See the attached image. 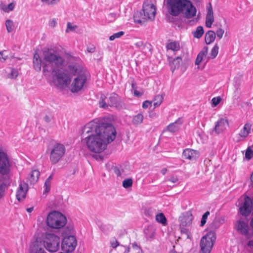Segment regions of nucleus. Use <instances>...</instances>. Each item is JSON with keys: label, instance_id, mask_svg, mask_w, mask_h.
I'll return each mask as SVG.
<instances>
[{"label": "nucleus", "instance_id": "49530a36", "mask_svg": "<svg viewBox=\"0 0 253 253\" xmlns=\"http://www.w3.org/2000/svg\"><path fill=\"white\" fill-rule=\"evenodd\" d=\"M4 194V186L3 182L0 177V199L3 197Z\"/></svg>", "mask_w": 253, "mask_h": 253}, {"label": "nucleus", "instance_id": "e433bc0d", "mask_svg": "<svg viewBox=\"0 0 253 253\" xmlns=\"http://www.w3.org/2000/svg\"><path fill=\"white\" fill-rule=\"evenodd\" d=\"M163 97L160 95L156 96L154 100V107H156L160 105L163 101Z\"/></svg>", "mask_w": 253, "mask_h": 253}, {"label": "nucleus", "instance_id": "f03ea898", "mask_svg": "<svg viewBox=\"0 0 253 253\" xmlns=\"http://www.w3.org/2000/svg\"><path fill=\"white\" fill-rule=\"evenodd\" d=\"M83 133L86 135L83 139V143L89 152L95 154L103 152L107 144L116 137V130L113 126H100L96 120L86 124Z\"/></svg>", "mask_w": 253, "mask_h": 253}, {"label": "nucleus", "instance_id": "f3484780", "mask_svg": "<svg viewBox=\"0 0 253 253\" xmlns=\"http://www.w3.org/2000/svg\"><path fill=\"white\" fill-rule=\"evenodd\" d=\"M28 190V184L24 182H21L17 189L16 198L19 201L23 200Z\"/></svg>", "mask_w": 253, "mask_h": 253}, {"label": "nucleus", "instance_id": "5701e85b", "mask_svg": "<svg viewBox=\"0 0 253 253\" xmlns=\"http://www.w3.org/2000/svg\"><path fill=\"white\" fill-rule=\"evenodd\" d=\"M6 78L10 79H15L18 76V71L17 69L12 68H6L5 70Z\"/></svg>", "mask_w": 253, "mask_h": 253}, {"label": "nucleus", "instance_id": "58836bf2", "mask_svg": "<svg viewBox=\"0 0 253 253\" xmlns=\"http://www.w3.org/2000/svg\"><path fill=\"white\" fill-rule=\"evenodd\" d=\"M124 35V32L123 31H120L117 33H116L110 36L109 40L110 41H113L116 39H118L123 36Z\"/></svg>", "mask_w": 253, "mask_h": 253}, {"label": "nucleus", "instance_id": "4be33fe9", "mask_svg": "<svg viewBox=\"0 0 253 253\" xmlns=\"http://www.w3.org/2000/svg\"><path fill=\"white\" fill-rule=\"evenodd\" d=\"M243 245L245 250L249 253H253V238H249L243 242Z\"/></svg>", "mask_w": 253, "mask_h": 253}, {"label": "nucleus", "instance_id": "f257e3e1", "mask_svg": "<svg viewBox=\"0 0 253 253\" xmlns=\"http://www.w3.org/2000/svg\"><path fill=\"white\" fill-rule=\"evenodd\" d=\"M41 56L42 57L36 53L33 57V67L36 71H41L42 66L44 75L47 76L51 73L53 84L60 88L67 87L70 84L69 73L75 76L71 84V91L76 92L82 89L88 74L79 59L71 57L66 66L65 59L54 48L43 49Z\"/></svg>", "mask_w": 253, "mask_h": 253}, {"label": "nucleus", "instance_id": "423d86ee", "mask_svg": "<svg viewBox=\"0 0 253 253\" xmlns=\"http://www.w3.org/2000/svg\"><path fill=\"white\" fill-rule=\"evenodd\" d=\"M45 221L49 228L53 229H60L66 225L67 218L61 212L52 211L47 215Z\"/></svg>", "mask_w": 253, "mask_h": 253}, {"label": "nucleus", "instance_id": "6e6d98bb", "mask_svg": "<svg viewBox=\"0 0 253 253\" xmlns=\"http://www.w3.org/2000/svg\"><path fill=\"white\" fill-rule=\"evenodd\" d=\"M87 50L89 52H93L95 50V47H92L90 48L87 47Z\"/></svg>", "mask_w": 253, "mask_h": 253}, {"label": "nucleus", "instance_id": "a19ab883", "mask_svg": "<svg viewBox=\"0 0 253 253\" xmlns=\"http://www.w3.org/2000/svg\"><path fill=\"white\" fill-rule=\"evenodd\" d=\"M215 33V36H216L217 38L219 40L221 39L224 33V30L221 28H219L216 30Z\"/></svg>", "mask_w": 253, "mask_h": 253}, {"label": "nucleus", "instance_id": "6e6552de", "mask_svg": "<svg viewBox=\"0 0 253 253\" xmlns=\"http://www.w3.org/2000/svg\"><path fill=\"white\" fill-rule=\"evenodd\" d=\"M157 11L156 2L151 0H146L143 5L144 19L153 21L155 18Z\"/></svg>", "mask_w": 253, "mask_h": 253}, {"label": "nucleus", "instance_id": "de8ad7c7", "mask_svg": "<svg viewBox=\"0 0 253 253\" xmlns=\"http://www.w3.org/2000/svg\"><path fill=\"white\" fill-rule=\"evenodd\" d=\"M117 18V15L115 13H110L108 15L107 19L110 22L114 21Z\"/></svg>", "mask_w": 253, "mask_h": 253}, {"label": "nucleus", "instance_id": "0e129e2a", "mask_svg": "<svg viewBox=\"0 0 253 253\" xmlns=\"http://www.w3.org/2000/svg\"><path fill=\"white\" fill-rule=\"evenodd\" d=\"M169 253H177V252H176L175 251H171Z\"/></svg>", "mask_w": 253, "mask_h": 253}, {"label": "nucleus", "instance_id": "20e7f679", "mask_svg": "<svg viewBox=\"0 0 253 253\" xmlns=\"http://www.w3.org/2000/svg\"><path fill=\"white\" fill-rule=\"evenodd\" d=\"M165 2L168 12L172 15L182 13L186 18H191L196 15V8L189 0H165Z\"/></svg>", "mask_w": 253, "mask_h": 253}, {"label": "nucleus", "instance_id": "e2e57ef3", "mask_svg": "<svg viewBox=\"0 0 253 253\" xmlns=\"http://www.w3.org/2000/svg\"><path fill=\"white\" fill-rule=\"evenodd\" d=\"M116 173L117 175H120V172L119 171V170H117L116 171Z\"/></svg>", "mask_w": 253, "mask_h": 253}, {"label": "nucleus", "instance_id": "09e8293b", "mask_svg": "<svg viewBox=\"0 0 253 253\" xmlns=\"http://www.w3.org/2000/svg\"><path fill=\"white\" fill-rule=\"evenodd\" d=\"M132 87L134 89L133 94H134V96H137V97H140L142 95V92L134 89L135 84L133 83L132 84Z\"/></svg>", "mask_w": 253, "mask_h": 253}, {"label": "nucleus", "instance_id": "680f3d73", "mask_svg": "<svg viewBox=\"0 0 253 253\" xmlns=\"http://www.w3.org/2000/svg\"><path fill=\"white\" fill-rule=\"evenodd\" d=\"M251 180L252 182L253 183V171L251 176Z\"/></svg>", "mask_w": 253, "mask_h": 253}, {"label": "nucleus", "instance_id": "c756f323", "mask_svg": "<svg viewBox=\"0 0 253 253\" xmlns=\"http://www.w3.org/2000/svg\"><path fill=\"white\" fill-rule=\"evenodd\" d=\"M182 62V59L180 57L174 58L170 63L171 70L173 72L176 69L179 67Z\"/></svg>", "mask_w": 253, "mask_h": 253}, {"label": "nucleus", "instance_id": "a878e982", "mask_svg": "<svg viewBox=\"0 0 253 253\" xmlns=\"http://www.w3.org/2000/svg\"><path fill=\"white\" fill-rule=\"evenodd\" d=\"M53 177L52 175H50L45 181L44 184L43 186V194H46L50 190L51 185Z\"/></svg>", "mask_w": 253, "mask_h": 253}, {"label": "nucleus", "instance_id": "f8f14e48", "mask_svg": "<svg viewBox=\"0 0 253 253\" xmlns=\"http://www.w3.org/2000/svg\"><path fill=\"white\" fill-rule=\"evenodd\" d=\"M193 219V215L190 211H187L183 213L179 218L180 229L192 227V224Z\"/></svg>", "mask_w": 253, "mask_h": 253}, {"label": "nucleus", "instance_id": "412c9836", "mask_svg": "<svg viewBox=\"0 0 253 253\" xmlns=\"http://www.w3.org/2000/svg\"><path fill=\"white\" fill-rule=\"evenodd\" d=\"M168 50H171L173 52L179 51L181 48L180 43L177 41H170L166 45Z\"/></svg>", "mask_w": 253, "mask_h": 253}, {"label": "nucleus", "instance_id": "13d9d810", "mask_svg": "<svg viewBox=\"0 0 253 253\" xmlns=\"http://www.w3.org/2000/svg\"><path fill=\"white\" fill-rule=\"evenodd\" d=\"M251 227L253 229V217L251 219L250 223Z\"/></svg>", "mask_w": 253, "mask_h": 253}, {"label": "nucleus", "instance_id": "052dcab7", "mask_svg": "<svg viewBox=\"0 0 253 253\" xmlns=\"http://www.w3.org/2000/svg\"><path fill=\"white\" fill-rule=\"evenodd\" d=\"M135 45L137 46H139L142 45V43L141 42H137L135 43Z\"/></svg>", "mask_w": 253, "mask_h": 253}, {"label": "nucleus", "instance_id": "bf43d9fd", "mask_svg": "<svg viewBox=\"0 0 253 253\" xmlns=\"http://www.w3.org/2000/svg\"><path fill=\"white\" fill-rule=\"evenodd\" d=\"M33 211V208H30L27 209V211L28 212H31Z\"/></svg>", "mask_w": 253, "mask_h": 253}, {"label": "nucleus", "instance_id": "4c0bfd02", "mask_svg": "<svg viewBox=\"0 0 253 253\" xmlns=\"http://www.w3.org/2000/svg\"><path fill=\"white\" fill-rule=\"evenodd\" d=\"M132 185V180L131 178L125 179L123 182V186L125 188L130 187Z\"/></svg>", "mask_w": 253, "mask_h": 253}, {"label": "nucleus", "instance_id": "603ef678", "mask_svg": "<svg viewBox=\"0 0 253 253\" xmlns=\"http://www.w3.org/2000/svg\"><path fill=\"white\" fill-rule=\"evenodd\" d=\"M134 21L136 23L140 24L144 22V21L140 19L138 17H137L136 15L134 16Z\"/></svg>", "mask_w": 253, "mask_h": 253}, {"label": "nucleus", "instance_id": "a211bd4d", "mask_svg": "<svg viewBox=\"0 0 253 253\" xmlns=\"http://www.w3.org/2000/svg\"><path fill=\"white\" fill-rule=\"evenodd\" d=\"M214 22V16L212 8L211 5L208 8V12L206 18V26L211 28Z\"/></svg>", "mask_w": 253, "mask_h": 253}, {"label": "nucleus", "instance_id": "dca6fc26", "mask_svg": "<svg viewBox=\"0 0 253 253\" xmlns=\"http://www.w3.org/2000/svg\"><path fill=\"white\" fill-rule=\"evenodd\" d=\"M199 156L200 153L198 151L190 148L185 149L182 153V157L189 161L196 160Z\"/></svg>", "mask_w": 253, "mask_h": 253}, {"label": "nucleus", "instance_id": "c03bdc74", "mask_svg": "<svg viewBox=\"0 0 253 253\" xmlns=\"http://www.w3.org/2000/svg\"><path fill=\"white\" fill-rule=\"evenodd\" d=\"M7 52L6 51H2L0 52V61L3 62L8 58Z\"/></svg>", "mask_w": 253, "mask_h": 253}, {"label": "nucleus", "instance_id": "f704fd0d", "mask_svg": "<svg viewBox=\"0 0 253 253\" xmlns=\"http://www.w3.org/2000/svg\"><path fill=\"white\" fill-rule=\"evenodd\" d=\"M77 29V26L71 22H68L67 24V28L66 29V33H70L71 32H75Z\"/></svg>", "mask_w": 253, "mask_h": 253}, {"label": "nucleus", "instance_id": "1a4fd4ad", "mask_svg": "<svg viewBox=\"0 0 253 253\" xmlns=\"http://www.w3.org/2000/svg\"><path fill=\"white\" fill-rule=\"evenodd\" d=\"M65 147L60 143L55 144L52 147L50 154V160L52 164L57 163L64 155Z\"/></svg>", "mask_w": 253, "mask_h": 253}, {"label": "nucleus", "instance_id": "8fccbe9b", "mask_svg": "<svg viewBox=\"0 0 253 253\" xmlns=\"http://www.w3.org/2000/svg\"><path fill=\"white\" fill-rule=\"evenodd\" d=\"M178 177L176 175H172L169 179V181L173 183H175L178 181Z\"/></svg>", "mask_w": 253, "mask_h": 253}, {"label": "nucleus", "instance_id": "bb28decb", "mask_svg": "<svg viewBox=\"0 0 253 253\" xmlns=\"http://www.w3.org/2000/svg\"><path fill=\"white\" fill-rule=\"evenodd\" d=\"M156 221L162 224L163 226H167L168 224L167 219L162 212L157 213L155 216Z\"/></svg>", "mask_w": 253, "mask_h": 253}, {"label": "nucleus", "instance_id": "aec40b11", "mask_svg": "<svg viewBox=\"0 0 253 253\" xmlns=\"http://www.w3.org/2000/svg\"><path fill=\"white\" fill-rule=\"evenodd\" d=\"M15 5L16 3L14 1H12L8 4H6L4 1H2L0 4V9L4 12L9 13L14 9Z\"/></svg>", "mask_w": 253, "mask_h": 253}, {"label": "nucleus", "instance_id": "4d7b16f0", "mask_svg": "<svg viewBox=\"0 0 253 253\" xmlns=\"http://www.w3.org/2000/svg\"><path fill=\"white\" fill-rule=\"evenodd\" d=\"M167 169H166V168H164V169H162L161 172H162V173H163V174H164H164H166V173L167 172Z\"/></svg>", "mask_w": 253, "mask_h": 253}, {"label": "nucleus", "instance_id": "69168bd1", "mask_svg": "<svg viewBox=\"0 0 253 253\" xmlns=\"http://www.w3.org/2000/svg\"><path fill=\"white\" fill-rule=\"evenodd\" d=\"M193 0L196 2H199V1H201L202 0Z\"/></svg>", "mask_w": 253, "mask_h": 253}, {"label": "nucleus", "instance_id": "774afa93", "mask_svg": "<svg viewBox=\"0 0 253 253\" xmlns=\"http://www.w3.org/2000/svg\"><path fill=\"white\" fill-rule=\"evenodd\" d=\"M149 116H150V117H153V115H152V114H150V115H149Z\"/></svg>", "mask_w": 253, "mask_h": 253}, {"label": "nucleus", "instance_id": "864d4df0", "mask_svg": "<svg viewBox=\"0 0 253 253\" xmlns=\"http://www.w3.org/2000/svg\"><path fill=\"white\" fill-rule=\"evenodd\" d=\"M111 244L112 247L113 248H115L119 246V243L116 240L111 242Z\"/></svg>", "mask_w": 253, "mask_h": 253}, {"label": "nucleus", "instance_id": "b1692460", "mask_svg": "<svg viewBox=\"0 0 253 253\" xmlns=\"http://www.w3.org/2000/svg\"><path fill=\"white\" fill-rule=\"evenodd\" d=\"M40 171L37 169H33L28 177V179L31 184H35L38 181Z\"/></svg>", "mask_w": 253, "mask_h": 253}, {"label": "nucleus", "instance_id": "39448f33", "mask_svg": "<svg viewBox=\"0 0 253 253\" xmlns=\"http://www.w3.org/2000/svg\"><path fill=\"white\" fill-rule=\"evenodd\" d=\"M77 245V241L75 235V230L73 226L67 227L64 233L61 248L66 253L73 252Z\"/></svg>", "mask_w": 253, "mask_h": 253}, {"label": "nucleus", "instance_id": "c9c22d12", "mask_svg": "<svg viewBox=\"0 0 253 253\" xmlns=\"http://www.w3.org/2000/svg\"><path fill=\"white\" fill-rule=\"evenodd\" d=\"M218 46L216 44L211 49V52L210 53V55L208 58H210L211 59L214 58L218 54Z\"/></svg>", "mask_w": 253, "mask_h": 253}, {"label": "nucleus", "instance_id": "37998d69", "mask_svg": "<svg viewBox=\"0 0 253 253\" xmlns=\"http://www.w3.org/2000/svg\"><path fill=\"white\" fill-rule=\"evenodd\" d=\"M221 101V98L220 96H217L216 97H213L211 99V103L213 107L216 106Z\"/></svg>", "mask_w": 253, "mask_h": 253}, {"label": "nucleus", "instance_id": "c85d7f7f", "mask_svg": "<svg viewBox=\"0 0 253 253\" xmlns=\"http://www.w3.org/2000/svg\"><path fill=\"white\" fill-rule=\"evenodd\" d=\"M181 125V122L178 120L175 121L174 123H171L168 126L167 129L170 132H174L179 129Z\"/></svg>", "mask_w": 253, "mask_h": 253}, {"label": "nucleus", "instance_id": "338daca9", "mask_svg": "<svg viewBox=\"0 0 253 253\" xmlns=\"http://www.w3.org/2000/svg\"><path fill=\"white\" fill-rule=\"evenodd\" d=\"M98 158H99L100 160H102V159H103V158H102V157H101V156H99V157H98Z\"/></svg>", "mask_w": 253, "mask_h": 253}, {"label": "nucleus", "instance_id": "9d476101", "mask_svg": "<svg viewBox=\"0 0 253 253\" xmlns=\"http://www.w3.org/2000/svg\"><path fill=\"white\" fill-rule=\"evenodd\" d=\"M235 229L241 234L244 235L246 238L253 236V231L251 229L247 220L239 219L235 223Z\"/></svg>", "mask_w": 253, "mask_h": 253}, {"label": "nucleus", "instance_id": "7c9ffc66", "mask_svg": "<svg viewBox=\"0 0 253 253\" xmlns=\"http://www.w3.org/2000/svg\"><path fill=\"white\" fill-rule=\"evenodd\" d=\"M193 227L183 228L180 229L181 233L185 234L186 236L187 239H189L190 241H192L193 239Z\"/></svg>", "mask_w": 253, "mask_h": 253}, {"label": "nucleus", "instance_id": "473e14b6", "mask_svg": "<svg viewBox=\"0 0 253 253\" xmlns=\"http://www.w3.org/2000/svg\"><path fill=\"white\" fill-rule=\"evenodd\" d=\"M5 26L8 33L12 32L15 29V25L12 20L7 19L5 21Z\"/></svg>", "mask_w": 253, "mask_h": 253}, {"label": "nucleus", "instance_id": "6ab92c4d", "mask_svg": "<svg viewBox=\"0 0 253 253\" xmlns=\"http://www.w3.org/2000/svg\"><path fill=\"white\" fill-rule=\"evenodd\" d=\"M208 53V49L207 47L204 48L198 54L195 61L196 65H199L202 61L206 60L207 54Z\"/></svg>", "mask_w": 253, "mask_h": 253}, {"label": "nucleus", "instance_id": "2eb2a0df", "mask_svg": "<svg viewBox=\"0 0 253 253\" xmlns=\"http://www.w3.org/2000/svg\"><path fill=\"white\" fill-rule=\"evenodd\" d=\"M251 126L252 125L250 123H246L240 129L239 133L235 137V141L239 142L246 138L251 132Z\"/></svg>", "mask_w": 253, "mask_h": 253}, {"label": "nucleus", "instance_id": "3c124183", "mask_svg": "<svg viewBox=\"0 0 253 253\" xmlns=\"http://www.w3.org/2000/svg\"><path fill=\"white\" fill-rule=\"evenodd\" d=\"M152 102L148 101V100H146V101H145L143 103V104H142V107L144 108V109H146L149 106H150Z\"/></svg>", "mask_w": 253, "mask_h": 253}, {"label": "nucleus", "instance_id": "393cba45", "mask_svg": "<svg viewBox=\"0 0 253 253\" xmlns=\"http://www.w3.org/2000/svg\"><path fill=\"white\" fill-rule=\"evenodd\" d=\"M215 37V33L213 31L211 30L207 32L205 36L206 43L209 44L213 42Z\"/></svg>", "mask_w": 253, "mask_h": 253}, {"label": "nucleus", "instance_id": "7ed1b4c3", "mask_svg": "<svg viewBox=\"0 0 253 253\" xmlns=\"http://www.w3.org/2000/svg\"><path fill=\"white\" fill-rule=\"evenodd\" d=\"M60 237L53 233L44 232L38 236L30 245L29 253H47L43 247L50 253H55L59 249Z\"/></svg>", "mask_w": 253, "mask_h": 253}, {"label": "nucleus", "instance_id": "79ce46f5", "mask_svg": "<svg viewBox=\"0 0 253 253\" xmlns=\"http://www.w3.org/2000/svg\"><path fill=\"white\" fill-rule=\"evenodd\" d=\"M57 20L56 18H51L48 21V25L49 27L54 28L57 25Z\"/></svg>", "mask_w": 253, "mask_h": 253}, {"label": "nucleus", "instance_id": "2f4dec72", "mask_svg": "<svg viewBox=\"0 0 253 253\" xmlns=\"http://www.w3.org/2000/svg\"><path fill=\"white\" fill-rule=\"evenodd\" d=\"M144 117L142 114H138L135 115L132 119V122L134 125L141 124L143 121Z\"/></svg>", "mask_w": 253, "mask_h": 253}, {"label": "nucleus", "instance_id": "ddd939ff", "mask_svg": "<svg viewBox=\"0 0 253 253\" xmlns=\"http://www.w3.org/2000/svg\"><path fill=\"white\" fill-rule=\"evenodd\" d=\"M106 97L102 95L99 101V106L101 108H106L108 106L117 107L118 96L115 93L111 94L107 99V102L105 101Z\"/></svg>", "mask_w": 253, "mask_h": 253}, {"label": "nucleus", "instance_id": "cd10ccee", "mask_svg": "<svg viewBox=\"0 0 253 253\" xmlns=\"http://www.w3.org/2000/svg\"><path fill=\"white\" fill-rule=\"evenodd\" d=\"M244 160L250 161L253 158V144L247 147L245 151Z\"/></svg>", "mask_w": 253, "mask_h": 253}, {"label": "nucleus", "instance_id": "5fc2aeb1", "mask_svg": "<svg viewBox=\"0 0 253 253\" xmlns=\"http://www.w3.org/2000/svg\"><path fill=\"white\" fill-rule=\"evenodd\" d=\"M132 247L134 250H136V251H138V252L140 250L139 247L136 244H133L132 245Z\"/></svg>", "mask_w": 253, "mask_h": 253}, {"label": "nucleus", "instance_id": "ea45409f", "mask_svg": "<svg viewBox=\"0 0 253 253\" xmlns=\"http://www.w3.org/2000/svg\"><path fill=\"white\" fill-rule=\"evenodd\" d=\"M210 213L209 211H206L202 216L201 222L200 226L203 227L206 223L207 219L208 218V216L210 215Z\"/></svg>", "mask_w": 253, "mask_h": 253}, {"label": "nucleus", "instance_id": "9b49d317", "mask_svg": "<svg viewBox=\"0 0 253 253\" xmlns=\"http://www.w3.org/2000/svg\"><path fill=\"white\" fill-rule=\"evenodd\" d=\"M11 165L8 156L0 146V173L2 174H7L10 170Z\"/></svg>", "mask_w": 253, "mask_h": 253}, {"label": "nucleus", "instance_id": "72a5a7b5", "mask_svg": "<svg viewBox=\"0 0 253 253\" xmlns=\"http://www.w3.org/2000/svg\"><path fill=\"white\" fill-rule=\"evenodd\" d=\"M204 29L202 26H198L196 30L193 32V35L195 38L199 39L204 34Z\"/></svg>", "mask_w": 253, "mask_h": 253}, {"label": "nucleus", "instance_id": "a18cd8bd", "mask_svg": "<svg viewBox=\"0 0 253 253\" xmlns=\"http://www.w3.org/2000/svg\"><path fill=\"white\" fill-rule=\"evenodd\" d=\"M41 1L47 5H53L58 2L60 0H40Z\"/></svg>", "mask_w": 253, "mask_h": 253}, {"label": "nucleus", "instance_id": "4468645a", "mask_svg": "<svg viewBox=\"0 0 253 253\" xmlns=\"http://www.w3.org/2000/svg\"><path fill=\"white\" fill-rule=\"evenodd\" d=\"M229 126L228 120L226 118H221L215 123L214 130L216 134L224 132Z\"/></svg>", "mask_w": 253, "mask_h": 253}, {"label": "nucleus", "instance_id": "0eeeda50", "mask_svg": "<svg viewBox=\"0 0 253 253\" xmlns=\"http://www.w3.org/2000/svg\"><path fill=\"white\" fill-rule=\"evenodd\" d=\"M216 239L214 231H208L201 239L200 253H211Z\"/></svg>", "mask_w": 253, "mask_h": 253}]
</instances>
